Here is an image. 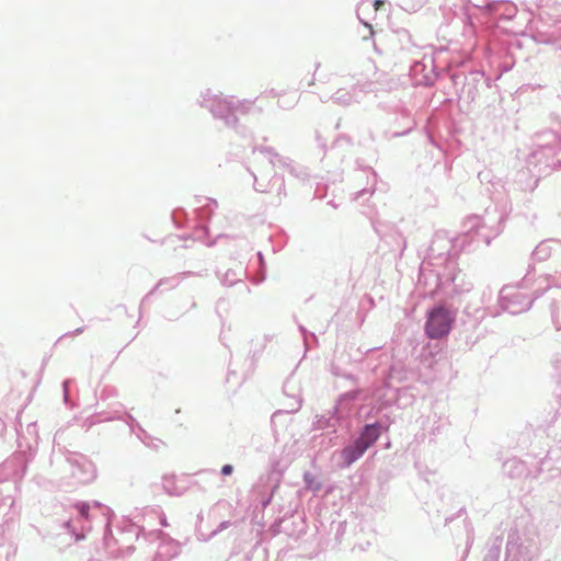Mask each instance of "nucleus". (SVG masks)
I'll return each mask as SVG.
<instances>
[{
    "label": "nucleus",
    "instance_id": "39448f33",
    "mask_svg": "<svg viewBox=\"0 0 561 561\" xmlns=\"http://www.w3.org/2000/svg\"><path fill=\"white\" fill-rule=\"evenodd\" d=\"M232 466L231 465H225L222 468H221V473L224 476H228V474H231L232 473Z\"/></svg>",
    "mask_w": 561,
    "mask_h": 561
},
{
    "label": "nucleus",
    "instance_id": "20e7f679",
    "mask_svg": "<svg viewBox=\"0 0 561 561\" xmlns=\"http://www.w3.org/2000/svg\"><path fill=\"white\" fill-rule=\"evenodd\" d=\"M78 510L80 512V514L84 517L88 516V512H89V505L88 504H79L78 505Z\"/></svg>",
    "mask_w": 561,
    "mask_h": 561
},
{
    "label": "nucleus",
    "instance_id": "f257e3e1",
    "mask_svg": "<svg viewBox=\"0 0 561 561\" xmlns=\"http://www.w3.org/2000/svg\"><path fill=\"white\" fill-rule=\"evenodd\" d=\"M454 322V313L444 306H437L427 313L425 334L432 340L443 339L449 334Z\"/></svg>",
    "mask_w": 561,
    "mask_h": 561
},
{
    "label": "nucleus",
    "instance_id": "423d86ee",
    "mask_svg": "<svg viewBox=\"0 0 561 561\" xmlns=\"http://www.w3.org/2000/svg\"><path fill=\"white\" fill-rule=\"evenodd\" d=\"M383 4H385L383 0H375L374 1L375 11H378Z\"/></svg>",
    "mask_w": 561,
    "mask_h": 561
},
{
    "label": "nucleus",
    "instance_id": "7ed1b4c3",
    "mask_svg": "<svg viewBox=\"0 0 561 561\" xmlns=\"http://www.w3.org/2000/svg\"><path fill=\"white\" fill-rule=\"evenodd\" d=\"M366 449L360 446L357 440H355L354 445L348 446L342 451V459L346 466L352 465L355 460H357Z\"/></svg>",
    "mask_w": 561,
    "mask_h": 561
},
{
    "label": "nucleus",
    "instance_id": "f03ea898",
    "mask_svg": "<svg viewBox=\"0 0 561 561\" xmlns=\"http://www.w3.org/2000/svg\"><path fill=\"white\" fill-rule=\"evenodd\" d=\"M380 432L377 425H366L360 436L356 439L357 443L366 450L379 438Z\"/></svg>",
    "mask_w": 561,
    "mask_h": 561
}]
</instances>
